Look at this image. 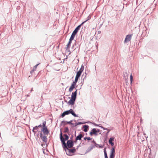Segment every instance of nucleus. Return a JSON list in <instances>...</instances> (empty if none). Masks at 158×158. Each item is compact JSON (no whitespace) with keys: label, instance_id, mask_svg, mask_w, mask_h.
<instances>
[{"label":"nucleus","instance_id":"393cba45","mask_svg":"<svg viewBox=\"0 0 158 158\" xmlns=\"http://www.w3.org/2000/svg\"><path fill=\"white\" fill-rule=\"evenodd\" d=\"M46 123L45 121H44V122H43V125H43V127H47L46 126Z\"/></svg>","mask_w":158,"mask_h":158},{"label":"nucleus","instance_id":"423d86ee","mask_svg":"<svg viewBox=\"0 0 158 158\" xmlns=\"http://www.w3.org/2000/svg\"><path fill=\"white\" fill-rule=\"evenodd\" d=\"M131 38V35H128L126 36L125 38L124 42L127 43L128 42L130 41Z\"/></svg>","mask_w":158,"mask_h":158},{"label":"nucleus","instance_id":"6ab92c4d","mask_svg":"<svg viewBox=\"0 0 158 158\" xmlns=\"http://www.w3.org/2000/svg\"><path fill=\"white\" fill-rule=\"evenodd\" d=\"M84 69V66H83L82 64L81 65V69H80V76L81 75V73H82V72L83 70Z\"/></svg>","mask_w":158,"mask_h":158},{"label":"nucleus","instance_id":"c85d7f7f","mask_svg":"<svg viewBox=\"0 0 158 158\" xmlns=\"http://www.w3.org/2000/svg\"><path fill=\"white\" fill-rule=\"evenodd\" d=\"M82 137V135L81 134H80V140H81V138Z\"/></svg>","mask_w":158,"mask_h":158},{"label":"nucleus","instance_id":"f8f14e48","mask_svg":"<svg viewBox=\"0 0 158 158\" xmlns=\"http://www.w3.org/2000/svg\"><path fill=\"white\" fill-rule=\"evenodd\" d=\"M69 114V110H67L64 112L61 115L62 117H63L66 115Z\"/></svg>","mask_w":158,"mask_h":158},{"label":"nucleus","instance_id":"1a4fd4ad","mask_svg":"<svg viewBox=\"0 0 158 158\" xmlns=\"http://www.w3.org/2000/svg\"><path fill=\"white\" fill-rule=\"evenodd\" d=\"M77 95V90L75 92H73L71 96V98L73 100H75Z\"/></svg>","mask_w":158,"mask_h":158},{"label":"nucleus","instance_id":"6e6552de","mask_svg":"<svg viewBox=\"0 0 158 158\" xmlns=\"http://www.w3.org/2000/svg\"><path fill=\"white\" fill-rule=\"evenodd\" d=\"M79 77V71L77 72V75L74 81L73 82V84L76 85V83L77 82L78 78Z\"/></svg>","mask_w":158,"mask_h":158},{"label":"nucleus","instance_id":"0eeeda50","mask_svg":"<svg viewBox=\"0 0 158 158\" xmlns=\"http://www.w3.org/2000/svg\"><path fill=\"white\" fill-rule=\"evenodd\" d=\"M40 137L43 141H44L45 143H46L47 142L48 139L47 137L45 136H43L42 133H40Z\"/></svg>","mask_w":158,"mask_h":158},{"label":"nucleus","instance_id":"f704fd0d","mask_svg":"<svg viewBox=\"0 0 158 158\" xmlns=\"http://www.w3.org/2000/svg\"><path fill=\"white\" fill-rule=\"evenodd\" d=\"M79 124H82V123H80V122Z\"/></svg>","mask_w":158,"mask_h":158},{"label":"nucleus","instance_id":"a211bd4d","mask_svg":"<svg viewBox=\"0 0 158 158\" xmlns=\"http://www.w3.org/2000/svg\"><path fill=\"white\" fill-rule=\"evenodd\" d=\"M38 127L37 126H36L35 127H34L32 130L33 132L35 133L37 131H38Z\"/></svg>","mask_w":158,"mask_h":158},{"label":"nucleus","instance_id":"7c9ffc66","mask_svg":"<svg viewBox=\"0 0 158 158\" xmlns=\"http://www.w3.org/2000/svg\"><path fill=\"white\" fill-rule=\"evenodd\" d=\"M41 125H39L38 127H41Z\"/></svg>","mask_w":158,"mask_h":158},{"label":"nucleus","instance_id":"bb28decb","mask_svg":"<svg viewBox=\"0 0 158 158\" xmlns=\"http://www.w3.org/2000/svg\"><path fill=\"white\" fill-rule=\"evenodd\" d=\"M84 139L85 140H86L87 139V140H91V139L90 138V137H85L84 138Z\"/></svg>","mask_w":158,"mask_h":158},{"label":"nucleus","instance_id":"ddd939ff","mask_svg":"<svg viewBox=\"0 0 158 158\" xmlns=\"http://www.w3.org/2000/svg\"><path fill=\"white\" fill-rule=\"evenodd\" d=\"M39 65V64H37L35 66H34L33 68V69L31 71V73H33L34 71L37 68L38 65Z\"/></svg>","mask_w":158,"mask_h":158},{"label":"nucleus","instance_id":"473e14b6","mask_svg":"<svg viewBox=\"0 0 158 158\" xmlns=\"http://www.w3.org/2000/svg\"><path fill=\"white\" fill-rule=\"evenodd\" d=\"M66 130H68V128H66Z\"/></svg>","mask_w":158,"mask_h":158},{"label":"nucleus","instance_id":"dca6fc26","mask_svg":"<svg viewBox=\"0 0 158 158\" xmlns=\"http://www.w3.org/2000/svg\"><path fill=\"white\" fill-rule=\"evenodd\" d=\"M89 127V126L88 125H85L83 126V128L84 129L83 131L85 132H86L88 131V128Z\"/></svg>","mask_w":158,"mask_h":158},{"label":"nucleus","instance_id":"20e7f679","mask_svg":"<svg viewBox=\"0 0 158 158\" xmlns=\"http://www.w3.org/2000/svg\"><path fill=\"white\" fill-rule=\"evenodd\" d=\"M73 142L71 140H68L67 142V144L66 145H67V148H71L73 147Z\"/></svg>","mask_w":158,"mask_h":158},{"label":"nucleus","instance_id":"7ed1b4c3","mask_svg":"<svg viewBox=\"0 0 158 158\" xmlns=\"http://www.w3.org/2000/svg\"><path fill=\"white\" fill-rule=\"evenodd\" d=\"M115 148H112L111 149L110 158H114L115 156Z\"/></svg>","mask_w":158,"mask_h":158},{"label":"nucleus","instance_id":"a878e982","mask_svg":"<svg viewBox=\"0 0 158 158\" xmlns=\"http://www.w3.org/2000/svg\"><path fill=\"white\" fill-rule=\"evenodd\" d=\"M71 41H70V40H69V41L68 43V44H67V48H69L70 45L71 43Z\"/></svg>","mask_w":158,"mask_h":158},{"label":"nucleus","instance_id":"cd10ccee","mask_svg":"<svg viewBox=\"0 0 158 158\" xmlns=\"http://www.w3.org/2000/svg\"><path fill=\"white\" fill-rule=\"evenodd\" d=\"M102 128H103L104 130H105V129L107 130L108 132L110 131V129H107L106 128H105L104 127H102Z\"/></svg>","mask_w":158,"mask_h":158},{"label":"nucleus","instance_id":"f03ea898","mask_svg":"<svg viewBox=\"0 0 158 158\" xmlns=\"http://www.w3.org/2000/svg\"><path fill=\"white\" fill-rule=\"evenodd\" d=\"M100 130L98 129L97 130L95 128H93L91 132L89 133V134L91 136H92L93 135H98L97 133L99 132Z\"/></svg>","mask_w":158,"mask_h":158},{"label":"nucleus","instance_id":"4be33fe9","mask_svg":"<svg viewBox=\"0 0 158 158\" xmlns=\"http://www.w3.org/2000/svg\"><path fill=\"white\" fill-rule=\"evenodd\" d=\"M64 142L65 141V140H67L69 139V136L67 135L64 134Z\"/></svg>","mask_w":158,"mask_h":158},{"label":"nucleus","instance_id":"b1692460","mask_svg":"<svg viewBox=\"0 0 158 158\" xmlns=\"http://www.w3.org/2000/svg\"><path fill=\"white\" fill-rule=\"evenodd\" d=\"M130 78L131 83H132V81H133V77H132L131 74L130 75Z\"/></svg>","mask_w":158,"mask_h":158},{"label":"nucleus","instance_id":"c9c22d12","mask_svg":"<svg viewBox=\"0 0 158 158\" xmlns=\"http://www.w3.org/2000/svg\"><path fill=\"white\" fill-rule=\"evenodd\" d=\"M81 25H80V26H79V27H80V26H81Z\"/></svg>","mask_w":158,"mask_h":158},{"label":"nucleus","instance_id":"f3484780","mask_svg":"<svg viewBox=\"0 0 158 158\" xmlns=\"http://www.w3.org/2000/svg\"><path fill=\"white\" fill-rule=\"evenodd\" d=\"M75 100H73L72 99H71L68 102V103H69L70 104L73 105L74 104V101Z\"/></svg>","mask_w":158,"mask_h":158},{"label":"nucleus","instance_id":"9d476101","mask_svg":"<svg viewBox=\"0 0 158 158\" xmlns=\"http://www.w3.org/2000/svg\"><path fill=\"white\" fill-rule=\"evenodd\" d=\"M76 85L72 83L71 86L70 87L69 89V91L70 92H72L73 89L75 87V85Z\"/></svg>","mask_w":158,"mask_h":158},{"label":"nucleus","instance_id":"412c9836","mask_svg":"<svg viewBox=\"0 0 158 158\" xmlns=\"http://www.w3.org/2000/svg\"><path fill=\"white\" fill-rule=\"evenodd\" d=\"M75 35H76L72 33V34L71 35V36L70 38V39H69V40H70V41H72Z\"/></svg>","mask_w":158,"mask_h":158},{"label":"nucleus","instance_id":"2eb2a0df","mask_svg":"<svg viewBox=\"0 0 158 158\" xmlns=\"http://www.w3.org/2000/svg\"><path fill=\"white\" fill-rule=\"evenodd\" d=\"M79 30V26H78L77 28L73 31V33L76 35L77 32L78 30Z\"/></svg>","mask_w":158,"mask_h":158},{"label":"nucleus","instance_id":"5701e85b","mask_svg":"<svg viewBox=\"0 0 158 158\" xmlns=\"http://www.w3.org/2000/svg\"><path fill=\"white\" fill-rule=\"evenodd\" d=\"M104 153L105 158H108L107 155V153H106V151L105 149L104 150Z\"/></svg>","mask_w":158,"mask_h":158},{"label":"nucleus","instance_id":"4468645a","mask_svg":"<svg viewBox=\"0 0 158 158\" xmlns=\"http://www.w3.org/2000/svg\"><path fill=\"white\" fill-rule=\"evenodd\" d=\"M71 113L72 115H73L74 117H77V116L76 114L74 113L73 110L72 109H71L69 110V114Z\"/></svg>","mask_w":158,"mask_h":158},{"label":"nucleus","instance_id":"aec40b11","mask_svg":"<svg viewBox=\"0 0 158 158\" xmlns=\"http://www.w3.org/2000/svg\"><path fill=\"white\" fill-rule=\"evenodd\" d=\"M75 35H76L72 33V34L71 35V36L70 38V39H69V40H70V41H72Z\"/></svg>","mask_w":158,"mask_h":158},{"label":"nucleus","instance_id":"39448f33","mask_svg":"<svg viewBox=\"0 0 158 158\" xmlns=\"http://www.w3.org/2000/svg\"><path fill=\"white\" fill-rule=\"evenodd\" d=\"M41 130L44 135H48L49 133L47 127H42Z\"/></svg>","mask_w":158,"mask_h":158},{"label":"nucleus","instance_id":"9b49d317","mask_svg":"<svg viewBox=\"0 0 158 158\" xmlns=\"http://www.w3.org/2000/svg\"><path fill=\"white\" fill-rule=\"evenodd\" d=\"M114 140V138L113 137L110 138L109 140V143L110 144L111 146H113L114 145V142L112 141Z\"/></svg>","mask_w":158,"mask_h":158},{"label":"nucleus","instance_id":"72a5a7b5","mask_svg":"<svg viewBox=\"0 0 158 158\" xmlns=\"http://www.w3.org/2000/svg\"><path fill=\"white\" fill-rule=\"evenodd\" d=\"M126 73V74L127 75V73Z\"/></svg>","mask_w":158,"mask_h":158},{"label":"nucleus","instance_id":"2f4dec72","mask_svg":"<svg viewBox=\"0 0 158 158\" xmlns=\"http://www.w3.org/2000/svg\"><path fill=\"white\" fill-rule=\"evenodd\" d=\"M78 124H79V123H77V125H75V126L77 125Z\"/></svg>","mask_w":158,"mask_h":158},{"label":"nucleus","instance_id":"c756f323","mask_svg":"<svg viewBox=\"0 0 158 158\" xmlns=\"http://www.w3.org/2000/svg\"><path fill=\"white\" fill-rule=\"evenodd\" d=\"M79 140V135H78L76 138V140Z\"/></svg>","mask_w":158,"mask_h":158},{"label":"nucleus","instance_id":"f257e3e1","mask_svg":"<svg viewBox=\"0 0 158 158\" xmlns=\"http://www.w3.org/2000/svg\"><path fill=\"white\" fill-rule=\"evenodd\" d=\"M60 140L63 145V147L64 149L66 154L68 155H71L72 154L75 152L76 149H70L67 148V145L65 142L64 141V137L62 136V133L60 134Z\"/></svg>","mask_w":158,"mask_h":158}]
</instances>
